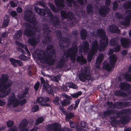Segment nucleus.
<instances>
[{"instance_id": "obj_1", "label": "nucleus", "mask_w": 131, "mask_h": 131, "mask_svg": "<svg viewBox=\"0 0 131 131\" xmlns=\"http://www.w3.org/2000/svg\"><path fill=\"white\" fill-rule=\"evenodd\" d=\"M9 77L6 74L1 75L0 78V98H3L10 94L11 90L10 88L12 84V81L7 82Z\"/></svg>"}, {"instance_id": "obj_2", "label": "nucleus", "mask_w": 131, "mask_h": 131, "mask_svg": "<svg viewBox=\"0 0 131 131\" xmlns=\"http://www.w3.org/2000/svg\"><path fill=\"white\" fill-rule=\"evenodd\" d=\"M8 97L7 104L8 107H10L12 105L13 107H15L19 104L23 105L27 102V100L25 99H24L21 101L19 100L16 97L14 93H12Z\"/></svg>"}, {"instance_id": "obj_3", "label": "nucleus", "mask_w": 131, "mask_h": 131, "mask_svg": "<svg viewBox=\"0 0 131 131\" xmlns=\"http://www.w3.org/2000/svg\"><path fill=\"white\" fill-rule=\"evenodd\" d=\"M97 34L100 38V42L101 43L100 47V51H104L107 46L108 43V39L106 36L105 31L102 29L97 30Z\"/></svg>"}, {"instance_id": "obj_4", "label": "nucleus", "mask_w": 131, "mask_h": 131, "mask_svg": "<svg viewBox=\"0 0 131 131\" xmlns=\"http://www.w3.org/2000/svg\"><path fill=\"white\" fill-rule=\"evenodd\" d=\"M72 47L68 49L64 53L66 57H70V60L74 63L76 60V54L78 52V47L77 44H73Z\"/></svg>"}, {"instance_id": "obj_5", "label": "nucleus", "mask_w": 131, "mask_h": 131, "mask_svg": "<svg viewBox=\"0 0 131 131\" xmlns=\"http://www.w3.org/2000/svg\"><path fill=\"white\" fill-rule=\"evenodd\" d=\"M25 24L26 27L24 31V35L28 37L34 35L36 32L35 31L32 29L33 28L31 27V25L27 23H25Z\"/></svg>"}, {"instance_id": "obj_6", "label": "nucleus", "mask_w": 131, "mask_h": 131, "mask_svg": "<svg viewBox=\"0 0 131 131\" xmlns=\"http://www.w3.org/2000/svg\"><path fill=\"white\" fill-rule=\"evenodd\" d=\"M24 19L26 21L28 22L32 25H35L36 24L35 21L36 18L33 15L32 12L31 11H30L26 14L24 16Z\"/></svg>"}, {"instance_id": "obj_7", "label": "nucleus", "mask_w": 131, "mask_h": 131, "mask_svg": "<svg viewBox=\"0 0 131 131\" xmlns=\"http://www.w3.org/2000/svg\"><path fill=\"white\" fill-rule=\"evenodd\" d=\"M50 99L48 97H43L40 96L37 99V101L39 104L43 106L47 107L50 106V104L47 103V102H50Z\"/></svg>"}, {"instance_id": "obj_8", "label": "nucleus", "mask_w": 131, "mask_h": 131, "mask_svg": "<svg viewBox=\"0 0 131 131\" xmlns=\"http://www.w3.org/2000/svg\"><path fill=\"white\" fill-rule=\"evenodd\" d=\"M48 15L50 16V21L53 26H56L59 25L60 21L57 17L54 16L52 13L51 12L49 13Z\"/></svg>"}, {"instance_id": "obj_9", "label": "nucleus", "mask_w": 131, "mask_h": 131, "mask_svg": "<svg viewBox=\"0 0 131 131\" xmlns=\"http://www.w3.org/2000/svg\"><path fill=\"white\" fill-rule=\"evenodd\" d=\"M110 11V8L105 6H102L99 8L98 12L99 14L101 16L105 17L108 14Z\"/></svg>"}, {"instance_id": "obj_10", "label": "nucleus", "mask_w": 131, "mask_h": 131, "mask_svg": "<svg viewBox=\"0 0 131 131\" xmlns=\"http://www.w3.org/2000/svg\"><path fill=\"white\" fill-rule=\"evenodd\" d=\"M61 44L60 45L63 47H66L68 46L70 43V40L67 37H61L60 39Z\"/></svg>"}, {"instance_id": "obj_11", "label": "nucleus", "mask_w": 131, "mask_h": 131, "mask_svg": "<svg viewBox=\"0 0 131 131\" xmlns=\"http://www.w3.org/2000/svg\"><path fill=\"white\" fill-rule=\"evenodd\" d=\"M28 122L26 119H24L19 123V129L20 131H26Z\"/></svg>"}, {"instance_id": "obj_12", "label": "nucleus", "mask_w": 131, "mask_h": 131, "mask_svg": "<svg viewBox=\"0 0 131 131\" xmlns=\"http://www.w3.org/2000/svg\"><path fill=\"white\" fill-rule=\"evenodd\" d=\"M43 90L46 91L48 94H51L53 96L54 95V92L51 86L48 83H44L43 86Z\"/></svg>"}, {"instance_id": "obj_13", "label": "nucleus", "mask_w": 131, "mask_h": 131, "mask_svg": "<svg viewBox=\"0 0 131 131\" xmlns=\"http://www.w3.org/2000/svg\"><path fill=\"white\" fill-rule=\"evenodd\" d=\"M60 124L57 123L49 124L47 126V128L49 131H56L60 127Z\"/></svg>"}, {"instance_id": "obj_14", "label": "nucleus", "mask_w": 131, "mask_h": 131, "mask_svg": "<svg viewBox=\"0 0 131 131\" xmlns=\"http://www.w3.org/2000/svg\"><path fill=\"white\" fill-rule=\"evenodd\" d=\"M120 42L122 46L124 48L128 47L130 44V41L127 38L122 37L120 39Z\"/></svg>"}, {"instance_id": "obj_15", "label": "nucleus", "mask_w": 131, "mask_h": 131, "mask_svg": "<svg viewBox=\"0 0 131 131\" xmlns=\"http://www.w3.org/2000/svg\"><path fill=\"white\" fill-rule=\"evenodd\" d=\"M9 61L11 64L14 67H17L18 65L20 67L23 66V62L21 60L11 58L9 59Z\"/></svg>"}, {"instance_id": "obj_16", "label": "nucleus", "mask_w": 131, "mask_h": 131, "mask_svg": "<svg viewBox=\"0 0 131 131\" xmlns=\"http://www.w3.org/2000/svg\"><path fill=\"white\" fill-rule=\"evenodd\" d=\"M66 62L65 58L62 57L58 61L57 64L56 66V68L57 69L62 68L64 67Z\"/></svg>"}, {"instance_id": "obj_17", "label": "nucleus", "mask_w": 131, "mask_h": 131, "mask_svg": "<svg viewBox=\"0 0 131 131\" xmlns=\"http://www.w3.org/2000/svg\"><path fill=\"white\" fill-rule=\"evenodd\" d=\"M120 89L122 90L126 91L129 90L131 88V85L129 84L124 82H121L119 85Z\"/></svg>"}, {"instance_id": "obj_18", "label": "nucleus", "mask_w": 131, "mask_h": 131, "mask_svg": "<svg viewBox=\"0 0 131 131\" xmlns=\"http://www.w3.org/2000/svg\"><path fill=\"white\" fill-rule=\"evenodd\" d=\"M130 119V117L126 115L121 117L119 122L123 125H125L128 122Z\"/></svg>"}, {"instance_id": "obj_19", "label": "nucleus", "mask_w": 131, "mask_h": 131, "mask_svg": "<svg viewBox=\"0 0 131 131\" xmlns=\"http://www.w3.org/2000/svg\"><path fill=\"white\" fill-rule=\"evenodd\" d=\"M35 54V57L39 60L42 59L45 55L44 52L41 50L36 51Z\"/></svg>"}, {"instance_id": "obj_20", "label": "nucleus", "mask_w": 131, "mask_h": 131, "mask_svg": "<svg viewBox=\"0 0 131 131\" xmlns=\"http://www.w3.org/2000/svg\"><path fill=\"white\" fill-rule=\"evenodd\" d=\"M92 50L93 51H95L96 53H97L98 49L100 51H103L100 50V46L99 47L98 42L96 40H95L93 42L92 44Z\"/></svg>"}, {"instance_id": "obj_21", "label": "nucleus", "mask_w": 131, "mask_h": 131, "mask_svg": "<svg viewBox=\"0 0 131 131\" xmlns=\"http://www.w3.org/2000/svg\"><path fill=\"white\" fill-rule=\"evenodd\" d=\"M117 58L115 54H113L110 56L109 63L113 68L115 67V64L116 62Z\"/></svg>"}, {"instance_id": "obj_22", "label": "nucleus", "mask_w": 131, "mask_h": 131, "mask_svg": "<svg viewBox=\"0 0 131 131\" xmlns=\"http://www.w3.org/2000/svg\"><path fill=\"white\" fill-rule=\"evenodd\" d=\"M35 10L36 13L39 14V15L42 16L45 15L47 13L48 14L49 12H48L46 9H43L39 8L38 7H35Z\"/></svg>"}, {"instance_id": "obj_23", "label": "nucleus", "mask_w": 131, "mask_h": 131, "mask_svg": "<svg viewBox=\"0 0 131 131\" xmlns=\"http://www.w3.org/2000/svg\"><path fill=\"white\" fill-rule=\"evenodd\" d=\"M109 29L110 31L112 33H118L120 31L117 27L115 25H111L109 26Z\"/></svg>"}, {"instance_id": "obj_24", "label": "nucleus", "mask_w": 131, "mask_h": 131, "mask_svg": "<svg viewBox=\"0 0 131 131\" xmlns=\"http://www.w3.org/2000/svg\"><path fill=\"white\" fill-rule=\"evenodd\" d=\"M47 63L50 65H53L55 62V59L52 54L48 56L46 59Z\"/></svg>"}, {"instance_id": "obj_25", "label": "nucleus", "mask_w": 131, "mask_h": 131, "mask_svg": "<svg viewBox=\"0 0 131 131\" xmlns=\"http://www.w3.org/2000/svg\"><path fill=\"white\" fill-rule=\"evenodd\" d=\"M81 39L83 40H85L88 36V32L85 29L82 28L80 31Z\"/></svg>"}, {"instance_id": "obj_26", "label": "nucleus", "mask_w": 131, "mask_h": 131, "mask_svg": "<svg viewBox=\"0 0 131 131\" xmlns=\"http://www.w3.org/2000/svg\"><path fill=\"white\" fill-rule=\"evenodd\" d=\"M119 38L118 37L113 38L110 41L109 44L111 46H115L118 45L119 41Z\"/></svg>"}, {"instance_id": "obj_27", "label": "nucleus", "mask_w": 131, "mask_h": 131, "mask_svg": "<svg viewBox=\"0 0 131 131\" xmlns=\"http://www.w3.org/2000/svg\"><path fill=\"white\" fill-rule=\"evenodd\" d=\"M38 42V40L34 37L29 38L28 40V43L32 46H35L37 44Z\"/></svg>"}, {"instance_id": "obj_28", "label": "nucleus", "mask_w": 131, "mask_h": 131, "mask_svg": "<svg viewBox=\"0 0 131 131\" xmlns=\"http://www.w3.org/2000/svg\"><path fill=\"white\" fill-rule=\"evenodd\" d=\"M83 51L84 53H87L89 49V44L87 41H84L83 44Z\"/></svg>"}, {"instance_id": "obj_29", "label": "nucleus", "mask_w": 131, "mask_h": 131, "mask_svg": "<svg viewBox=\"0 0 131 131\" xmlns=\"http://www.w3.org/2000/svg\"><path fill=\"white\" fill-rule=\"evenodd\" d=\"M89 76L84 72H81L79 75V79L81 81L84 82L88 79Z\"/></svg>"}, {"instance_id": "obj_30", "label": "nucleus", "mask_w": 131, "mask_h": 131, "mask_svg": "<svg viewBox=\"0 0 131 131\" xmlns=\"http://www.w3.org/2000/svg\"><path fill=\"white\" fill-rule=\"evenodd\" d=\"M43 29L46 34L50 35L51 32V31L48 25L45 23L43 25Z\"/></svg>"}, {"instance_id": "obj_31", "label": "nucleus", "mask_w": 131, "mask_h": 131, "mask_svg": "<svg viewBox=\"0 0 131 131\" xmlns=\"http://www.w3.org/2000/svg\"><path fill=\"white\" fill-rule=\"evenodd\" d=\"M23 34V31L20 29L17 30L16 32L15 33L14 36V37L16 39H18L22 37Z\"/></svg>"}, {"instance_id": "obj_32", "label": "nucleus", "mask_w": 131, "mask_h": 131, "mask_svg": "<svg viewBox=\"0 0 131 131\" xmlns=\"http://www.w3.org/2000/svg\"><path fill=\"white\" fill-rule=\"evenodd\" d=\"M116 116H112L110 117V119L112 120L113 122H114L115 119L120 117L121 115H122L121 111H117L116 112Z\"/></svg>"}, {"instance_id": "obj_33", "label": "nucleus", "mask_w": 131, "mask_h": 131, "mask_svg": "<svg viewBox=\"0 0 131 131\" xmlns=\"http://www.w3.org/2000/svg\"><path fill=\"white\" fill-rule=\"evenodd\" d=\"M55 3L57 7H63L64 0H54Z\"/></svg>"}, {"instance_id": "obj_34", "label": "nucleus", "mask_w": 131, "mask_h": 131, "mask_svg": "<svg viewBox=\"0 0 131 131\" xmlns=\"http://www.w3.org/2000/svg\"><path fill=\"white\" fill-rule=\"evenodd\" d=\"M44 36V39L42 41L43 43L44 44L48 43L51 41V37L46 34Z\"/></svg>"}, {"instance_id": "obj_35", "label": "nucleus", "mask_w": 131, "mask_h": 131, "mask_svg": "<svg viewBox=\"0 0 131 131\" xmlns=\"http://www.w3.org/2000/svg\"><path fill=\"white\" fill-rule=\"evenodd\" d=\"M115 95L116 96H120L122 97L126 96L127 94L121 91V90H116L114 93Z\"/></svg>"}, {"instance_id": "obj_36", "label": "nucleus", "mask_w": 131, "mask_h": 131, "mask_svg": "<svg viewBox=\"0 0 131 131\" xmlns=\"http://www.w3.org/2000/svg\"><path fill=\"white\" fill-rule=\"evenodd\" d=\"M114 106L116 108L122 109L124 108L123 105V102H118L116 104H114Z\"/></svg>"}, {"instance_id": "obj_37", "label": "nucleus", "mask_w": 131, "mask_h": 131, "mask_svg": "<svg viewBox=\"0 0 131 131\" xmlns=\"http://www.w3.org/2000/svg\"><path fill=\"white\" fill-rule=\"evenodd\" d=\"M94 51H93L92 50L89 51L87 56V60L88 62H90L94 54L96 53Z\"/></svg>"}, {"instance_id": "obj_38", "label": "nucleus", "mask_w": 131, "mask_h": 131, "mask_svg": "<svg viewBox=\"0 0 131 131\" xmlns=\"http://www.w3.org/2000/svg\"><path fill=\"white\" fill-rule=\"evenodd\" d=\"M47 49L51 54H53L55 53V51L53 45H48Z\"/></svg>"}, {"instance_id": "obj_39", "label": "nucleus", "mask_w": 131, "mask_h": 131, "mask_svg": "<svg viewBox=\"0 0 131 131\" xmlns=\"http://www.w3.org/2000/svg\"><path fill=\"white\" fill-rule=\"evenodd\" d=\"M123 6L125 9L131 8V1H126L123 4Z\"/></svg>"}, {"instance_id": "obj_40", "label": "nucleus", "mask_w": 131, "mask_h": 131, "mask_svg": "<svg viewBox=\"0 0 131 131\" xmlns=\"http://www.w3.org/2000/svg\"><path fill=\"white\" fill-rule=\"evenodd\" d=\"M86 11L88 14L93 13V6L92 4H89L86 7Z\"/></svg>"}, {"instance_id": "obj_41", "label": "nucleus", "mask_w": 131, "mask_h": 131, "mask_svg": "<svg viewBox=\"0 0 131 131\" xmlns=\"http://www.w3.org/2000/svg\"><path fill=\"white\" fill-rule=\"evenodd\" d=\"M104 58V55L103 53H100L98 56L96 60V63L98 64L101 63Z\"/></svg>"}, {"instance_id": "obj_42", "label": "nucleus", "mask_w": 131, "mask_h": 131, "mask_svg": "<svg viewBox=\"0 0 131 131\" xmlns=\"http://www.w3.org/2000/svg\"><path fill=\"white\" fill-rule=\"evenodd\" d=\"M10 21L9 18L8 16H6L4 20L3 26L4 27H6L8 25Z\"/></svg>"}, {"instance_id": "obj_43", "label": "nucleus", "mask_w": 131, "mask_h": 131, "mask_svg": "<svg viewBox=\"0 0 131 131\" xmlns=\"http://www.w3.org/2000/svg\"><path fill=\"white\" fill-rule=\"evenodd\" d=\"M65 119L66 121H68L69 120L74 117V114L73 113L71 112L69 114H66Z\"/></svg>"}, {"instance_id": "obj_44", "label": "nucleus", "mask_w": 131, "mask_h": 131, "mask_svg": "<svg viewBox=\"0 0 131 131\" xmlns=\"http://www.w3.org/2000/svg\"><path fill=\"white\" fill-rule=\"evenodd\" d=\"M112 67L110 66L108 63L104 64H103V68L107 71H111L112 70Z\"/></svg>"}, {"instance_id": "obj_45", "label": "nucleus", "mask_w": 131, "mask_h": 131, "mask_svg": "<svg viewBox=\"0 0 131 131\" xmlns=\"http://www.w3.org/2000/svg\"><path fill=\"white\" fill-rule=\"evenodd\" d=\"M130 23V19L127 17L125 18L124 21H121V24L124 26L128 25Z\"/></svg>"}, {"instance_id": "obj_46", "label": "nucleus", "mask_w": 131, "mask_h": 131, "mask_svg": "<svg viewBox=\"0 0 131 131\" xmlns=\"http://www.w3.org/2000/svg\"><path fill=\"white\" fill-rule=\"evenodd\" d=\"M67 85L69 87L73 89H77L78 88L77 85L74 84L72 82L67 83Z\"/></svg>"}, {"instance_id": "obj_47", "label": "nucleus", "mask_w": 131, "mask_h": 131, "mask_svg": "<svg viewBox=\"0 0 131 131\" xmlns=\"http://www.w3.org/2000/svg\"><path fill=\"white\" fill-rule=\"evenodd\" d=\"M114 113V111L113 110H109L105 111L103 113L104 116L106 117Z\"/></svg>"}, {"instance_id": "obj_48", "label": "nucleus", "mask_w": 131, "mask_h": 131, "mask_svg": "<svg viewBox=\"0 0 131 131\" xmlns=\"http://www.w3.org/2000/svg\"><path fill=\"white\" fill-rule=\"evenodd\" d=\"M71 103L70 101L67 99H64L63 101L61 102V104L62 106H64L66 105H69Z\"/></svg>"}, {"instance_id": "obj_49", "label": "nucleus", "mask_w": 131, "mask_h": 131, "mask_svg": "<svg viewBox=\"0 0 131 131\" xmlns=\"http://www.w3.org/2000/svg\"><path fill=\"white\" fill-rule=\"evenodd\" d=\"M82 94V92L81 91H78V92L71 94V97L73 98H77L79 96L81 95Z\"/></svg>"}, {"instance_id": "obj_50", "label": "nucleus", "mask_w": 131, "mask_h": 131, "mask_svg": "<svg viewBox=\"0 0 131 131\" xmlns=\"http://www.w3.org/2000/svg\"><path fill=\"white\" fill-rule=\"evenodd\" d=\"M44 118L42 117H40L38 118L36 121L35 123V125L36 126H37L38 124L41 123L44 121Z\"/></svg>"}, {"instance_id": "obj_51", "label": "nucleus", "mask_w": 131, "mask_h": 131, "mask_svg": "<svg viewBox=\"0 0 131 131\" xmlns=\"http://www.w3.org/2000/svg\"><path fill=\"white\" fill-rule=\"evenodd\" d=\"M131 109L130 108L123 109L121 111V114L123 115H127L130 112Z\"/></svg>"}, {"instance_id": "obj_52", "label": "nucleus", "mask_w": 131, "mask_h": 131, "mask_svg": "<svg viewBox=\"0 0 131 131\" xmlns=\"http://www.w3.org/2000/svg\"><path fill=\"white\" fill-rule=\"evenodd\" d=\"M81 126L83 128V129L85 131L88 128L87 124L84 121H82L81 123Z\"/></svg>"}, {"instance_id": "obj_53", "label": "nucleus", "mask_w": 131, "mask_h": 131, "mask_svg": "<svg viewBox=\"0 0 131 131\" xmlns=\"http://www.w3.org/2000/svg\"><path fill=\"white\" fill-rule=\"evenodd\" d=\"M48 5L49 7L51 8L52 10L55 12H57V9L55 6L52 3H48Z\"/></svg>"}, {"instance_id": "obj_54", "label": "nucleus", "mask_w": 131, "mask_h": 131, "mask_svg": "<svg viewBox=\"0 0 131 131\" xmlns=\"http://www.w3.org/2000/svg\"><path fill=\"white\" fill-rule=\"evenodd\" d=\"M48 5L49 7L51 8L52 10L55 12H57V9L55 6L52 3H48Z\"/></svg>"}, {"instance_id": "obj_55", "label": "nucleus", "mask_w": 131, "mask_h": 131, "mask_svg": "<svg viewBox=\"0 0 131 131\" xmlns=\"http://www.w3.org/2000/svg\"><path fill=\"white\" fill-rule=\"evenodd\" d=\"M19 58L22 60L26 61L28 60L29 57L24 55L23 54H21L19 56Z\"/></svg>"}, {"instance_id": "obj_56", "label": "nucleus", "mask_w": 131, "mask_h": 131, "mask_svg": "<svg viewBox=\"0 0 131 131\" xmlns=\"http://www.w3.org/2000/svg\"><path fill=\"white\" fill-rule=\"evenodd\" d=\"M53 103L56 105L60 104L61 102H60V98L59 97H56L54 100L53 101Z\"/></svg>"}, {"instance_id": "obj_57", "label": "nucleus", "mask_w": 131, "mask_h": 131, "mask_svg": "<svg viewBox=\"0 0 131 131\" xmlns=\"http://www.w3.org/2000/svg\"><path fill=\"white\" fill-rule=\"evenodd\" d=\"M39 108V106L37 105H34L32 108L31 111L33 112L38 111Z\"/></svg>"}, {"instance_id": "obj_58", "label": "nucleus", "mask_w": 131, "mask_h": 131, "mask_svg": "<svg viewBox=\"0 0 131 131\" xmlns=\"http://www.w3.org/2000/svg\"><path fill=\"white\" fill-rule=\"evenodd\" d=\"M59 128L60 129V131H72L71 129L68 127H64L61 128L60 124Z\"/></svg>"}, {"instance_id": "obj_59", "label": "nucleus", "mask_w": 131, "mask_h": 131, "mask_svg": "<svg viewBox=\"0 0 131 131\" xmlns=\"http://www.w3.org/2000/svg\"><path fill=\"white\" fill-rule=\"evenodd\" d=\"M7 126L8 127H10L14 125V122L10 120H8L6 123Z\"/></svg>"}, {"instance_id": "obj_60", "label": "nucleus", "mask_w": 131, "mask_h": 131, "mask_svg": "<svg viewBox=\"0 0 131 131\" xmlns=\"http://www.w3.org/2000/svg\"><path fill=\"white\" fill-rule=\"evenodd\" d=\"M83 72H84L85 74H86L90 76V71L87 67H84Z\"/></svg>"}, {"instance_id": "obj_61", "label": "nucleus", "mask_w": 131, "mask_h": 131, "mask_svg": "<svg viewBox=\"0 0 131 131\" xmlns=\"http://www.w3.org/2000/svg\"><path fill=\"white\" fill-rule=\"evenodd\" d=\"M131 105V103L130 102H123V105L124 108L125 107H128Z\"/></svg>"}, {"instance_id": "obj_62", "label": "nucleus", "mask_w": 131, "mask_h": 131, "mask_svg": "<svg viewBox=\"0 0 131 131\" xmlns=\"http://www.w3.org/2000/svg\"><path fill=\"white\" fill-rule=\"evenodd\" d=\"M10 15L12 17H15L17 16L18 14L15 11L12 10L10 13Z\"/></svg>"}, {"instance_id": "obj_63", "label": "nucleus", "mask_w": 131, "mask_h": 131, "mask_svg": "<svg viewBox=\"0 0 131 131\" xmlns=\"http://www.w3.org/2000/svg\"><path fill=\"white\" fill-rule=\"evenodd\" d=\"M40 84V82L39 81H37L35 84L34 88L36 91H37L39 88Z\"/></svg>"}, {"instance_id": "obj_64", "label": "nucleus", "mask_w": 131, "mask_h": 131, "mask_svg": "<svg viewBox=\"0 0 131 131\" xmlns=\"http://www.w3.org/2000/svg\"><path fill=\"white\" fill-rule=\"evenodd\" d=\"M125 77L126 80L131 82V74H126L125 75Z\"/></svg>"}]
</instances>
